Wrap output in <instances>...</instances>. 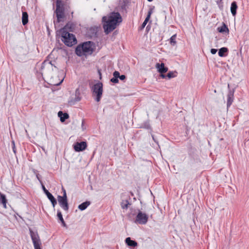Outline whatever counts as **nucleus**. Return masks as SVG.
Here are the masks:
<instances>
[{"mask_svg":"<svg viewBox=\"0 0 249 249\" xmlns=\"http://www.w3.org/2000/svg\"><path fill=\"white\" fill-rule=\"evenodd\" d=\"M58 72L57 67L53 66L51 61L45 60L42 63L41 68V74L48 79L50 84L58 86L63 82V79L60 80L58 78Z\"/></svg>","mask_w":249,"mask_h":249,"instance_id":"obj_1","label":"nucleus"},{"mask_svg":"<svg viewBox=\"0 0 249 249\" xmlns=\"http://www.w3.org/2000/svg\"><path fill=\"white\" fill-rule=\"evenodd\" d=\"M102 19L104 22L103 28L107 35L114 30L117 25L122 22L121 16L118 12L111 13L108 16L104 17Z\"/></svg>","mask_w":249,"mask_h":249,"instance_id":"obj_2","label":"nucleus"},{"mask_svg":"<svg viewBox=\"0 0 249 249\" xmlns=\"http://www.w3.org/2000/svg\"><path fill=\"white\" fill-rule=\"evenodd\" d=\"M70 28L69 25L67 24L64 28L60 29L59 34L61 35V40L68 46L71 47L76 44L77 40L75 36L68 32Z\"/></svg>","mask_w":249,"mask_h":249,"instance_id":"obj_3","label":"nucleus"},{"mask_svg":"<svg viewBox=\"0 0 249 249\" xmlns=\"http://www.w3.org/2000/svg\"><path fill=\"white\" fill-rule=\"evenodd\" d=\"M92 46V43L90 41L84 42L77 46L75 49V53L79 56L91 54L94 51Z\"/></svg>","mask_w":249,"mask_h":249,"instance_id":"obj_4","label":"nucleus"},{"mask_svg":"<svg viewBox=\"0 0 249 249\" xmlns=\"http://www.w3.org/2000/svg\"><path fill=\"white\" fill-rule=\"evenodd\" d=\"M55 13L57 18L56 22L59 23L64 21L66 18L64 13V4L62 0H57L56 3Z\"/></svg>","mask_w":249,"mask_h":249,"instance_id":"obj_5","label":"nucleus"},{"mask_svg":"<svg viewBox=\"0 0 249 249\" xmlns=\"http://www.w3.org/2000/svg\"><path fill=\"white\" fill-rule=\"evenodd\" d=\"M92 90L93 94L96 96L95 100L97 102H99L103 94L102 83L101 82H98L95 84L92 88Z\"/></svg>","mask_w":249,"mask_h":249,"instance_id":"obj_6","label":"nucleus"},{"mask_svg":"<svg viewBox=\"0 0 249 249\" xmlns=\"http://www.w3.org/2000/svg\"><path fill=\"white\" fill-rule=\"evenodd\" d=\"M30 233L35 249H41V243L37 232L30 229Z\"/></svg>","mask_w":249,"mask_h":249,"instance_id":"obj_7","label":"nucleus"},{"mask_svg":"<svg viewBox=\"0 0 249 249\" xmlns=\"http://www.w3.org/2000/svg\"><path fill=\"white\" fill-rule=\"evenodd\" d=\"M148 219L147 214L139 211L136 217L135 222L139 224L144 225L147 222Z\"/></svg>","mask_w":249,"mask_h":249,"instance_id":"obj_8","label":"nucleus"},{"mask_svg":"<svg viewBox=\"0 0 249 249\" xmlns=\"http://www.w3.org/2000/svg\"><path fill=\"white\" fill-rule=\"evenodd\" d=\"M58 201L59 205L64 210L68 211L69 210V205L67 198L61 197V196H58Z\"/></svg>","mask_w":249,"mask_h":249,"instance_id":"obj_9","label":"nucleus"},{"mask_svg":"<svg viewBox=\"0 0 249 249\" xmlns=\"http://www.w3.org/2000/svg\"><path fill=\"white\" fill-rule=\"evenodd\" d=\"M87 147L86 142H77L74 145V149L76 152H80L84 150Z\"/></svg>","mask_w":249,"mask_h":249,"instance_id":"obj_10","label":"nucleus"},{"mask_svg":"<svg viewBox=\"0 0 249 249\" xmlns=\"http://www.w3.org/2000/svg\"><path fill=\"white\" fill-rule=\"evenodd\" d=\"M156 68L157 69L158 71L160 73H164L167 71L168 68L164 66V63H157L156 65Z\"/></svg>","mask_w":249,"mask_h":249,"instance_id":"obj_11","label":"nucleus"},{"mask_svg":"<svg viewBox=\"0 0 249 249\" xmlns=\"http://www.w3.org/2000/svg\"><path fill=\"white\" fill-rule=\"evenodd\" d=\"M75 96V97L74 99H71L70 101H69V103L71 105H73L75 103L79 102L81 100V97L80 96V92L78 89L76 90Z\"/></svg>","mask_w":249,"mask_h":249,"instance_id":"obj_12","label":"nucleus"},{"mask_svg":"<svg viewBox=\"0 0 249 249\" xmlns=\"http://www.w3.org/2000/svg\"><path fill=\"white\" fill-rule=\"evenodd\" d=\"M58 116L60 117V119L61 122H64L66 119H68L69 117V114L67 113H63L62 111H59L58 113Z\"/></svg>","mask_w":249,"mask_h":249,"instance_id":"obj_13","label":"nucleus"},{"mask_svg":"<svg viewBox=\"0 0 249 249\" xmlns=\"http://www.w3.org/2000/svg\"><path fill=\"white\" fill-rule=\"evenodd\" d=\"M237 9V5L236 2L233 1L231 3V11L232 15L235 16L236 14V10Z\"/></svg>","mask_w":249,"mask_h":249,"instance_id":"obj_14","label":"nucleus"},{"mask_svg":"<svg viewBox=\"0 0 249 249\" xmlns=\"http://www.w3.org/2000/svg\"><path fill=\"white\" fill-rule=\"evenodd\" d=\"M125 243L128 246L130 247H134L137 246V243L134 240H131L130 237H127L125 239Z\"/></svg>","mask_w":249,"mask_h":249,"instance_id":"obj_15","label":"nucleus"},{"mask_svg":"<svg viewBox=\"0 0 249 249\" xmlns=\"http://www.w3.org/2000/svg\"><path fill=\"white\" fill-rule=\"evenodd\" d=\"M28 22V15L27 12L22 13V22L23 25H25Z\"/></svg>","mask_w":249,"mask_h":249,"instance_id":"obj_16","label":"nucleus"},{"mask_svg":"<svg viewBox=\"0 0 249 249\" xmlns=\"http://www.w3.org/2000/svg\"><path fill=\"white\" fill-rule=\"evenodd\" d=\"M90 205V202L89 201H86L85 202L82 203L78 206V208L81 211H83L85 210L89 205Z\"/></svg>","mask_w":249,"mask_h":249,"instance_id":"obj_17","label":"nucleus"},{"mask_svg":"<svg viewBox=\"0 0 249 249\" xmlns=\"http://www.w3.org/2000/svg\"><path fill=\"white\" fill-rule=\"evenodd\" d=\"M228 50L227 48L223 47L219 50L218 55L220 57H223L225 56L224 53H227Z\"/></svg>","mask_w":249,"mask_h":249,"instance_id":"obj_18","label":"nucleus"},{"mask_svg":"<svg viewBox=\"0 0 249 249\" xmlns=\"http://www.w3.org/2000/svg\"><path fill=\"white\" fill-rule=\"evenodd\" d=\"M57 217L58 218V219L60 220V221H61L62 225L64 226V227H66V223L63 218V216H62V214L61 213L60 211H58L57 212Z\"/></svg>","mask_w":249,"mask_h":249,"instance_id":"obj_19","label":"nucleus"},{"mask_svg":"<svg viewBox=\"0 0 249 249\" xmlns=\"http://www.w3.org/2000/svg\"><path fill=\"white\" fill-rule=\"evenodd\" d=\"M130 203L127 200H123L121 203V207L123 209H127Z\"/></svg>","mask_w":249,"mask_h":249,"instance_id":"obj_20","label":"nucleus"},{"mask_svg":"<svg viewBox=\"0 0 249 249\" xmlns=\"http://www.w3.org/2000/svg\"><path fill=\"white\" fill-rule=\"evenodd\" d=\"M217 29L220 33H226L229 32V29L225 24H224L220 27H218Z\"/></svg>","mask_w":249,"mask_h":249,"instance_id":"obj_21","label":"nucleus"},{"mask_svg":"<svg viewBox=\"0 0 249 249\" xmlns=\"http://www.w3.org/2000/svg\"><path fill=\"white\" fill-rule=\"evenodd\" d=\"M176 34H175L173 35L170 38V43L172 46H175L177 44V42L176 41Z\"/></svg>","mask_w":249,"mask_h":249,"instance_id":"obj_22","label":"nucleus"},{"mask_svg":"<svg viewBox=\"0 0 249 249\" xmlns=\"http://www.w3.org/2000/svg\"><path fill=\"white\" fill-rule=\"evenodd\" d=\"M0 200L1 201V203L2 204L3 207L5 208L7 200L5 195L3 194L0 195Z\"/></svg>","mask_w":249,"mask_h":249,"instance_id":"obj_23","label":"nucleus"},{"mask_svg":"<svg viewBox=\"0 0 249 249\" xmlns=\"http://www.w3.org/2000/svg\"><path fill=\"white\" fill-rule=\"evenodd\" d=\"M42 189L49 200L53 198V196L45 188L44 185H42Z\"/></svg>","mask_w":249,"mask_h":249,"instance_id":"obj_24","label":"nucleus"},{"mask_svg":"<svg viewBox=\"0 0 249 249\" xmlns=\"http://www.w3.org/2000/svg\"><path fill=\"white\" fill-rule=\"evenodd\" d=\"M166 76L169 78L170 79L171 78H174L176 76V72H173V71H170L169 72Z\"/></svg>","mask_w":249,"mask_h":249,"instance_id":"obj_25","label":"nucleus"},{"mask_svg":"<svg viewBox=\"0 0 249 249\" xmlns=\"http://www.w3.org/2000/svg\"><path fill=\"white\" fill-rule=\"evenodd\" d=\"M50 200L51 201V202H52V204L53 205V207H55V205L57 203V202H56V199H55V198L54 197H53V198H52L51 199H50Z\"/></svg>","mask_w":249,"mask_h":249,"instance_id":"obj_26","label":"nucleus"},{"mask_svg":"<svg viewBox=\"0 0 249 249\" xmlns=\"http://www.w3.org/2000/svg\"><path fill=\"white\" fill-rule=\"evenodd\" d=\"M113 76L118 78L120 77V73L119 71H115L114 72H113Z\"/></svg>","mask_w":249,"mask_h":249,"instance_id":"obj_27","label":"nucleus"},{"mask_svg":"<svg viewBox=\"0 0 249 249\" xmlns=\"http://www.w3.org/2000/svg\"><path fill=\"white\" fill-rule=\"evenodd\" d=\"M111 82L114 83H117L119 82L118 79L114 77L110 80Z\"/></svg>","mask_w":249,"mask_h":249,"instance_id":"obj_28","label":"nucleus"},{"mask_svg":"<svg viewBox=\"0 0 249 249\" xmlns=\"http://www.w3.org/2000/svg\"><path fill=\"white\" fill-rule=\"evenodd\" d=\"M149 19V18H146L144 21H143V22L142 24V28H144L145 26V25H146Z\"/></svg>","mask_w":249,"mask_h":249,"instance_id":"obj_29","label":"nucleus"},{"mask_svg":"<svg viewBox=\"0 0 249 249\" xmlns=\"http://www.w3.org/2000/svg\"><path fill=\"white\" fill-rule=\"evenodd\" d=\"M12 145H13V146H12L13 151L15 153H16V147H15V142L14 141H12Z\"/></svg>","mask_w":249,"mask_h":249,"instance_id":"obj_30","label":"nucleus"},{"mask_svg":"<svg viewBox=\"0 0 249 249\" xmlns=\"http://www.w3.org/2000/svg\"><path fill=\"white\" fill-rule=\"evenodd\" d=\"M217 50L215 49H212L211 50V53L213 54H214L216 53Z\"/></svg>","mask_w":249,"mask_h":249,"instance_id":"obj_31","label":"nucleus"},{"mask_svg":"<svg viewBox=\"0 0 249 249\" xmlns=\"http://www.w3.org/2000/svg\"><path fill=\"white\" fill-rule=\"evenodd\" d=\"M232 101L231 100L230 97H229L228 102H227V106H230L231 104Z\"/></svg>","mask_w":249,"mask_h":249,"instance_id":"obj_32","label":"nucleus"},{"mask_svg":"<svg viewBox=\"0 0 249 249\" xmlns=\"http://www.w3.org/2000/svg\"><path fill=\"white\" fill-rule=\"evenodd\" d=\"M151 14H152V10H150L148 12V15H147L146 18L149 19Z\"/></svg>","mask_w":249,"mask_h":249,"instance_id":"obj_33","label":"nucleus"},{"mask_svg":"<svg viewBox=\"0 0 249 249\" xmlns=\"http://www.w3.org/2000/svg\"><path fill=\"white\" fill-rule=\"evenodd\" d=\"M119 78L121 80H124L125 79V76L124 75H120Z\"/></svg>","mask_w":249,"mask_h":249,"instance_id":"obj_34","label":"nucleus"},{"mask_svg":"<svg viewBox=\"0 0 249 249\" xmlns=\"http://www.w3.org/2000/svg\"><path fill=\"white\" fill-rule=\"evenodd\" d=\"M63 192H64V194H63V196H61V197H63L64 198H67L66 191L65 190H64Z\"/></svg>","mask_w":249,"mask_h":249,"instance_id":"obj_35","label":"nucleus"},{"mask_svg":"<svg viewBox=\"0 0 249 249\" xmlns=\"http://www.w3.org/2000/svg\"><path fill=\"white\" fill-rule=\"evenodd\" d=\"M161 76L162 77V78H165V75L163 74V73H161Z\"/></svg>","mask_w":249,"mask_h":249,"instance_id":"obj_36","label":"nucleus"},{"mask_svg":"<svg viewBox=\"0 0 249 249\" xmlns=\"http://www.w3.org/2000/svg\"><path fill=\"white\" fill-rule=\"evenodd\" d=\"M148 1H152L153 0H147Z\"/></svg>","mask_w":249,"mask_h":249,"instance_id":"obj_37","label":"nucleus"},{"mask_svg":"<svg viewBox=\"0 0 249 249\" xmlns=\"http://www.w3.org/2000/svg\"><path fill=\"white\" fill-rule=\"evenodd\" d=\"M36 177H37V178L39 179V178H38V176H37V175L36 176Z\"/></svg>","mask_w":249,"mask_h":249,"instance_id":"obj_38","label":"nucleus"}]
</instances>
